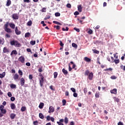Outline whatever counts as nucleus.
Here are the masks:
<instances>
[{"instance_id": "39448f33", "label": "nucleus", "mask_w": 125, "mask_h": 125, "mask_svg": "<svg viewBox=\"0 0 125 125\" xmlns=\"http://www.w3.org/2000/svg\"><path fill=\"white\" fill-rule=\"evenodd\" d=\"M93 78V73L92 72L90 73L88 75V79L90 81L92 80V79Z\"/></svg>"}, {"instance_id": "c756f323", "label": "nucleus", "mask_w": 125, "mask_h": 125, "mask_svg": "<svg viewBox=\"0 0 125 125\" xmlns=\"http://www.w3.org/2000/svg\"><path fill=\"white\" fill-rule=\"evenodd\" d=\"M30 44H31L32 45H35V44H36V41H31L30 42Z\"/></svg>"}, {"instance_id": "79ce46f5", "label": "nucleus", "mask_w": 125, "mask_h": 125, "mask_svg": "<svg viewBox=\"0 0 125 125\" xmlns=\"http://www.w3.org/2000/svg\"><path fill=\"white\" fill-rule=\"evenodd\" d=\"M55 16H56V17H58L60 16V13H58V12L56 13L55 14Z\"/></svg>"}, {"instance_id": "1a4fd4ad", "label": "nucleus", "mask_w": 125, "mask_h": 125, "mask_svg": "<svg viewBox=\"0 0 125 125\" xmlns=\"http://www.w3.org/2000/svg\"><path fill=\"white\" fill-rule=\"evenodd\" d=\"M9 26H10V27L11 28H12V29H15V24H14L13 23H9Z\"/></svg>"}, {"instance_id": "a878e982", "label": "nucleus", "mask_w": 125, "mask_h": 125, "mask_svg": "<svg viewBox=\"0 0 125 125\" xmlns=\"http://www.w3.org/2000/svg\"><path fill=\"white\" fill-rule=\"evenodd\" d=\"M11 88H16V85L14 84H11L10 85Z\"/></svg>"}, {"instance_id": "58836bf2", "label": "nucleus", "mask_w": 125, "mask_h": 125, "mask_svg": "<svg viewBox=\"0 0 125 125\" xmlns=\"http://www.w3.org/2000/svg\"><path fill=\"white\" fill-rule=\"evenodd\" d=\"M39 117H40V118H41V119H43V118H44L43 115H42V113L39 114Z\"/></svg>"}, {"instance_id": "ea45409f", "label": "nucleus", "mask_w": 125, "mask_h": 125, "mask_svg": "<svg viewBox=\"0 0 125 125\" xmlns=\"http://www.w3.org/2000/svg\"><path fill=\"white\" fill-rule=\"evenodd\" d=\"M110 79H111V80H116V79H117V77L115 76H111Z\"/></svg>"}, {"instance_id": "e433bc0d", "label": "nucleus", "mask_w": 125, "mask_h": 125, "mask_svg": "<svg viewBox=\"0 0 125 125\" xmlns=\"http://www.w3.org/2000/svg\"><path fill=\"white\" fill-rule=\"evenodd\" d=\"M19 74L20 76H23V72L22 71H21V70H19Z\"/></svg>"}, {"instance_id": "aec40b11", "label": "nucleus", "mask_w": 125, "mask_h": 125, "mask_svg": "<svg viewBox=\"0 0 125 125\" xmlns=\"http://www.w3.org/2000/svg\"><path fill=\"white\" fill-rule=\"evenodd\" d=\"M8 25H9V23H8V22H7L6 24L4 25V28L5 29L8 28Z\"/></svg>"}, {"instance_id": "72a5a7b5", "label": "nucleus", "mask_w": 125, "mask_h": 125, "mask_svg": "<svg viewBox=\"0 0 125 125\" xmlns=\"http://www.w3.org/2000/svg\"><path fill=\"white\" fill-rule=\"evenodd\" d=\"M62 102L63 106H65V105H66V100H62Z\"/></svg>"}, {"instance_id": "c85d7f7f", "label": "nucleus", "mask_w": 125, "mask_h": 125, "mask_svg": "<svg viewBox=\"0 0 125 125\" xmlns=\"http://www.w3.org/2000/svg\"><path fill=\"white\" fill-rule=\"evenodd\" d=\"M21 112H24L26 110V107L25 106H22L21 108Z\"/></svg>"}, {"instance_id": "8fccbe9b", "label": "nucleus", "mask_w": 125, "mask_h": 125, "mask_svg": "<svg viewBox=\"0 0 125 125\" xmlns=\"http://www.w3.org/2000/svg\"><path fill=\"white\" fill-rule=\"evenodd\" d=\"M83 91H84V93H85V94L86 93H87V89L86 88H85L83 89Z\"/></svg>"}, {"instance_id": "6ab92c4d", "label": "nucleus", "mask_w": 125, "mask_h": 125, "mask_svg": "<svg viewBox=\"0 0 125 125\" xmlns=\"http://www.w3.org/2000/svg\"><path fill=\"white\" fill-rule=\"evenodd\" d=\"M11 4V1L10 0H7V3L6 5L7 6H9Z\"/></svg>"}, {"instance_id": "3c124183", "label": "nucleus", "mask_w": 125, "mask_h": 125, "mask_svg": "<svg viewBox=\"0 0 125 125\" xmlns=\"http://www.w3.org/2000/svg\"><path fill=\"white\" fill-rule=\"evenodd\" d=\"M7 95L9 97H11V96H12V94H11V92H8Z\"/></svg>"}, {"instance_id": "4c0bfd02", "label": "nucleus", "mask_w": 125, "mask_h": 125, "mask_svg": "<svg viewBox=\"0 0 125 125\" xmlns=\"http://www.w3.org/2000/svg\"><path fill=\"white\" fill-rule=\"evenodd\" d=\"M95 97H96V98H98L99 97V92L96 93Z\"/></svg>"}, {"instance_id": "de8ad7c7", "label": "nucleus", "mask_w": 125, "mask_h": 125, "mask_svg": "<svg viewBox=\"0 0 125 125\" xmlns=\"http://www.w3.org/2000/svg\"><path fill=\"white\" fill-rule=\"evenodd\" d=\"M0 111L2 114H5V113H6V110L4 109Z\"/></svg>"}, {"instance_id": "bb28decb", "label": "nucleus", "mask_w": 125, "mask_h": 125, "mask_svg": "<svg viewBox=\"0 0 125 125\" xmlns=\"http://www.w3.org/2000/svg\"><path fill=\"white\" fill-rule=\"evenodd\" d=\"M92 51H93L94 53H96V54H99V51L96 50V49H93Z\"/></svg>"}, {"instance_id": "680f3d73", "label": "nucleus", "mask_w": 125, "mask_h": 125, "mask_svg": "<svg viewBox=\"0 0 125 125\" xmlns=\"http://www.w3.org/2000/svg\"><path fill=\"white\" fill-rule=\"evenodd\" d=\"M46 10V9L45 8H43L42 9V12H45Z\"/></svg>"}, {"instance_id": "9d476101", "label": "nucleus", "mask_w": 125, "mask_h": 125, "mask_svg": "<svg viewBox=\"0 0 125 125\" xmlns=\"http://www.w3.org/2000/svg\"><path fill=\"white\" fill-rule=\"evenodd\" d=\"M10 107L12 110H14L15 108H16V106H15V104H11L10 105Z\"/></svg>"}, {"instance_id": "dca6fc26", "label": "nucleus", "mask_w": 125, "mask_h": 125, "mask_svg": "<svg viewBox=\"0 0 125 125\" xmlns=\"http://www.w3.org/2000/svg\"><path fill=\"white\" fill-rule=\"evenodd\" d=\"M16 115H15V114L14 113H11L10 114V118L11 119H12V120H13V119H14V118H15Z\"/></svg>"}, {"instance_id": "f257e3e1", "label": "nucleus", "mask_w": 125, "mask_h": 125, "mask_svg": "<svg viewBox=\"0 0 125 125\" xmlns=\"http://www.w3.org/2000/svg\"><path fill=\"white\" fill-rule=\"evenodd\" d=\"M10 44L11 45H14L15 46H16L17 47H20L21 46V44L19 43L18 41H12L10 42Z\"/></svg>"}, {"instance_id": "f704fd0d", "label": "nucleus", "mask_w": 125, "mask_h": 125, "mask_svg": "<svg viewBox=\"0 0 125 125\" xmlns=\"http://www.w3.org/2000/svg\"><path fill=\"white\" fill-rule=\"evenodd\" d=\"M68 122H69V120H68V118L67 117H65V119H64L65 124H68Z\"/></svg>"}, {"instance_id": "a211bd4d", "label": "nucleus", "mask_w": 125, "mask_h": 125, "mask_svg": "<svg viewBox=\"0 0 125 125\" xmlns=\"http://www.w3.org/2000/svg\"><path fill=\"white\" fill-rule=\"evenodd\" d=\"M84 60L85 61H86V62H90L91 60H90V59L86 57L84 58Z\"/></svg>"}, {"instance_id": "20e7f679", "label": "nucleus", "mask_w": 125, "mask_h": 125, "mask_svg": "<svg viewBox=\"0 0 125 125\" xmlns=\"http://www.w3.org/2000/svg\"><path fill=\"white\" fill-rule=\"evenodd\" d=\"M21 85L23 86L25 84V80L23 78H21L20 80Z\"/></svg>"}, {"instance_id": "473e14b6", "label": "nucleus", "mask_w": 125, "mask_h": 125, "mask_svg": "<svg viewBox=\"0 0 125 125\" xmlns=\"http://www.w3.org/2000/svg\"><path fill=\"white\" fill-rule=\"evenodd\" d=\"M58 75V73L57 72H54V79H56L57 78V75Z\"/></svg>"}, {"instance_id": "ddd939ff", "label": "nucleus", "mask_w": 125, "mask_h": 125, "mask_svg": "<svg viewBox=\"0 0 125 125\" xmlns=\"http://www.w3.org/2000/svg\"><path fill=\"white\" fill-rule=\"evenodd\" d=\"M19 78V75H18V74H15V75L14 76V79L15 81H16V80H18Z\"/></svg>"}, {"instance_id": "338daca9", "label": "nucleus", "mask_w": 125, "mask_h": 125, "mask_svg": "<svg viewBox=\"0 0 125 125\" xmlns=\"http://www.w3.org/2000/svg\"><path fill=\"white\" fill-rule=\"evenodd\" d=\"M73 96L74 97H77V96H78V94L76 93H74L73 94Z\"/></svg>"}, {"instance_id": "c9c22d12", "label": "nucleus", "mask_w": 125, "mask_h": 125, "mask_svg": "<svg viewBox=\"0 0 125 125\" xmlns=\"http://www.w3.org/2000/svg\"><path fill=\"white\" fill-rule=\"evenodd\" d=\"M53 23H54V24H57V25H62V24H61L59 22L56 21H54Z\"/></svg>"}, {"instance_id": "09e8293b", "label": "nucleus", "mask_w": 125, "mask_h": 125, "mask_svg": "<svg viewBox=\"0 0 125 125\" xmlns=\"http://www.w3.org/2000/svg\"><path fill=\"white\" fill-rule=\"evenodd\" d=\"M92 32L93 31H92V30L91 29H89L88 31V34H89V35H91V34H92Z\"/></svg>"}, {"instance_id": "c03bdc74", "label": "nucleus", "mask_w": 125, "mask_h": 125, "mask_svg": "<svg viewBox=\"0 0 125 125\" xmlns=\"http://www.w3.org/2000/svg\"><path fill=\"white\" fill-rule=\"evenodd\" d=\"M114 62H115V64H118V63H120V60H115Z\"/></svg>"}, {"instance_id": "412c9836", "label": "nucleus", "mask_w": 125, "mask_h": 125, "mask_svg": "<svg viewBox=\"0 0 125 125\" xmlns=\"http://www.w3.org/2000/svg\"><path fill=\"white\" fill-rule=\"evenodd\" d=\"M5 31L7 32V33H11L12 31L10 28H6L5 29Z\"/></svg>"}, {"instance_id": "0e129e2a", "label": "nucleus", "mask_w": 125, "mask_h": 125, "mask_svg": "<svg viewBox=\"0 0 125 125\" xmlns=\"http://www.w3.org/2000/svg\"><path fill=\"white\" fill-rule=\"evenodd\" d=\"M11 101H14V100H15V98L13 97H12L11 98Z\"/></svg>"}, {"instance_id": "9b49d317", "label": "nucleus", "mask_w": 125, "mask_h": 125, "mask_svg": "<svg viewBox=\"0 0 125 125\" xmlns=\"http://www.w3.org/2000/svg\"><path fill=\"white\" fill-rule=\"evenodd\" d=\"M12 18L15 20L18 19V15L16 14H14L12 15Z\"/></svg>"}, {"instance_id": "f3484780", "label": "nucleus", "mask_w": 125, "mask_h": 125, "mask_svg": "<svg viewBox=\"0 0 125 125\" xmlns=\"http://www.w3.org/2000/svg\"><path fill=\"white\" fill-rule=\"evenodd\" d=\"M3 52H4V53H6V52H8V49H7V48L4 47L3 49Z\"/></svg>"}, {"instance_id": "37998d69", "label": "nucleus", "mask_w": 125, "mask_h": 125, "mask_svg": "<svg viewBox=\"0 0 125 125\" xmlns=\"http://www.w3.org/2000/svg\"><path fill=\"white\" fill-rule=\"evenodd\" d=\"M89 71L88 70H86L85 72V75L86 76H88V75H89Z\"/></svg>"}, {"instance_id": "2f4dec72", "label": "nucleus", "mask_w": 125, "mask_h": 125, "mask_svg": "<svg viewBox=\"0 0 125 125\" xmlns=\"http://www.w3.org/2000/svg\"><path fill=\"white\" fill-rule=\"evenodd\" d=\"M32 22L31 21H29L27 22V26H32Z\"/></svg>"}, {"instance_id": "864d4df0", "label": "nucleus", "mask_w": 125, "mask_h": 125, "mask_svg": "<svg viewBox=\"0 0 125 125\" xmlns=\"http://www.w3.org/2000/svg\"><path fill=\"white\" fill-rule=\"evenodd\" d=\"M66 6L67 7H68V8H71V4L70 3L67 4Z\"/></svg>"}, {"instance_id": "b1692460", "label": "nucleus", "mask_w": 125, "mask_h": 125, "mask_svg": "<svg viewBox=\"0 0 125 125\" xmlns=\"http://www.w3.org/2000/svg\"><path fill=\"white\" fill-rule=\"evenodd\" d=\"M72 45L73 47H74L75 48H78V45L75 43H72Z\"/></svg>"}, {"instance_id": "a19ab883", "label": "nucleus", "mask_w": 125, "mask_h": 125, "mask_svg": "<svg viewBox=\"0 0 125 125\" xmlns=\"http://www.w3.org/2000/svg\"><path fill=\"white\" fill-rule=\"evenodd\" d=\"M62 31H69V27H66V28H62Z\"/></svg>"}, {"instance_id": "a18cd8bd", "label": "nucleus", "mask_w": 125, "mask_h": 125, "mask_svg": "<svg viewBox=\"0 0 125 125\" xmlns=\"http://www.w3.org/2000/svg\"><path fill=\"white\" fill-rule=\"evenodd\" d=\"M4 109V106L2 105L0 106V110L1 111Z\"/></svg>"}, {"instance_id": "4468645a", "label": "nucleus", "mask_w": 125, "mask_h": 125, "mask_svg": "<svg viewBox=\"0 0 125 125\" xmlns=\"http://www.w3.org/2000/svg\"><path fill=\"white\" fill-rule=\"evenodd\" d=\"M3 43H4V39L0 38V44H3Z\"/></svg>"}, {"instance_id": "69168bd1", "label": "nucleus", "mask_w": 125, "mask_h": 125, "mask_svg": "<svg viewBox=\"0 0 125 125\" xmlns=\"http://www.w3.org/2000/svg\"><path fill=\"white\" fill-rule=\"evenodd\" d=\"M50 118H51V117H50V116H47V121H50Z\"/></svg>"}, {"instance_id": "6e6552de", "label": "nucleus", "mask_w": 125, "mask_h": 125, "mask_svg": "<svg viewBox=\"0 0 125 125\" xmlns=\"http://www.w3.org/2000/svg\"><path fill=\"white\" fill-rule=\"evenodd\" d=\"M110 92L112 94H117V89H113V90H111Z\"/></svg>"}, {"instance_id": "bf43d9fd", "label": "nucleus", "mask_w": 125, "mask_h": 125, "mask_svg": "<svg viewBox=\"0 0 125 125\" xmlns=\"http://www.w3.org/2000/svg\"><path fill=\"white\" fill-rule=\"evenodd\" d=\"M23 1L24 2H31V0H23Z\"/></svg>"}, {"instance_id": "774afa93", "label": "nucleus", "mask_w": 125, "mask_h": 125, "mask_svg": "<svg viewBox=\"0 0 125 125\" xmlns=\"http://www.w3.org/2000/svg\"><path fill=\"white\" fill-rule=\"evenodd\" d=\"M38 71L39 72H40V73H42V68H40Z\"/></svg>"}, {"instance_id": "603ef678", "label": "nucleus", "mask_w": 125, "mask_h": 125, "mask_svg": "<svg viewBox=\"0 0 125 125\" xmlns=\"http://www.w3.org/2000/svg\"><path fill=\"white\" fill-rule=\"evenodd\" d=\"M70 89L72 91V92H76V89L74 88H71Z\"/></svg>"}, {"instance_id": "7ed1b4c3", "label": "nucleus", "mask_w": 125, "mask_h": 125, "mask_svg": "<svg viewBox=\"0 0 125 125\" xmlns=\"http://www.w3.org/2000/svg\"><path fill=\"white\" fill-rule=\"evenodd\" d=\"M55 109H54V107L52 106H51L49 107V113H53V112H54Z\"/></svg>"}, {"instance_id": "6e6d98bb", "label": "nucleus", "mask_w": 125, "mask_h": 125, "mask_svg": "<svg viewBox=\"0 0 125 125\" xmlns=\"http://www.w3.org/2000/svg\"><path fill=\"white\" fill-rule=\"evenodd\" d=\"M57 124H58L59 125H64V124H63V123H61V122H57Z\"/></svg>"}, {"instance_id": "393cba45", "label": "nucleus", "mask_w": 125, "mask_h": 125, "mask_svg": "<svg viewBox=\"0 0 125 125\" xmlns=\"http://www.w3.org/2000/svg\"><path fill=\"white\" fill-rule=\"evenodd\" d=\"M62 72L63 73L64 75H67L68 74V71L66 70L65 69H62Z\"/></svg>"}, {"instance_id": "7c9ffc66", "label": "nucleus", "mask_w": 125, "mask_h": 125, "mask_svg": "<svg viewBox=\"0 0 125 125\" xmlns=\"http://www.w3.org/2000/svg\"><path fill=\"white\" fill-rule=\"evenodd\" d=\"M30 33L28 32V33H26L25 34V38H29V37H30Z\"/></svg>"}, {"instance_id": "cd10ccee", "label": "nucleus", "mask_w": 125, "mask_h": 125, "mask_svg": "<svg viewBox=\"0 0 125 125\" xmlns=\"http://www.w3.org/2000/svg\"><path fill=\"white\" fill-rule=\"evenodd\" d=\"M113 99L114 100V101H116V102H119L120 100L119 99V98L115 97L113 98Z\"/></svg>"}, {"instance_id": "e2e57ef3", "label": "nucleus", "mask_w": 125, "mask_h": 125, "mask_svg": "<svg viewBox=\"0 0 125 125\" xmlns=\"http://www.w3.org/2000/svg\"><path fill=\"white\" fill-rule=\"evenodd\" d=\"M118 125H124V123H123V122H119L118 123Z\"/></svg>"}, {"instance_id": "f03ea898", "label": "nucleus", "mask_w": 125, "mask_h": 125, "mask_svg": "<svg viewBox=\"0 0 125 125\" xmlns=\"http://www.w3.org/2000/svg\"><path fill=\"white\" fill-rule=\"evenodd\" d=\"M41 79L40 80V83L41 86H42L43 85V76L42 75H41Z\"/></svg>"}, {"instance_id": "0eeeda50", "label": "nucleus", "mask_w": 125, "mask_h": 125, "mask_svg": "<svg viewBox=\"0 0 125 125\" xmlns=\"http://www.w3.org/2000/svg\"><path fill=\"white\" fill-rule=\"evenodd\" d=\"M15 31L16 35H20V34H21V32L18 30V28L17 27H16Z\"/></svg>"}, {"instance_id": "f8f14e48", "label": "nucleus", "mask_w": 125, "mask_h": 125, "mask_svg": "<svg viewBox=\"0 0 125 125\" xmlns=\"http://www.w3.org/2000/svg\"><path fill=\"white\" fill-rule=\"evenodd\" d=\"M82 9H83V8L82 7V5H79L78 6V10L79 11V12H82Z\"/></svg>"}, {"instance_id": "4be33fe9", "label": "nucleus", "mask_w": 125, "mask_h": 125, "mask_svg": "<svg viewBox=\"0 0 125 125\" xmlns=\"http://www.w3.org/2000/svg\"><path fill=\"white\" fill-rule=\"evenodd\" d=\"M12 54H15V55H16L17 54V51H16V50H13L11 53V55H12Z\"/></svg>"}, {"instance_id": "423d86ee", "label": "nucleus", "mask_w": 125, "mask_h": 125, "mask_svg": "<svg viewBox=\"0 0 125 125\" xmlns=\"http://www.w3.org/2000/svg\"><path fill=\"white\" fill-rule=\"evenodd\" d=\"M19 61H20L21 63H24L25 62V59L23 57H20L19 58Z\"/></svg>"}, {"instance_id": "4d7b16f0", "label": "nucleus", "mask_w": 125, "mask_h": 125, "mask_svg": "<svg viewBox=\"0 0 125 125\" xmlns=\"http://www.w3.org/2000/svg\"><path fill=\"white\" fill-rule=\"evenodd\" d=\"M80 14V13L78 11H76L74 13V15H79Z\"/></svg>"}, {"instance_id": "5701e85b", "label": "nucleus", "mask_w": 125, "mask_h": 125, "mask_svg": "<svg viewBox=\"0 0 125 125\" xmlns=\"http://www.w3.org/2000/svg\"><path fill=\"white\" fill-rule=\"evenodd\" d=\"M44 105V104H43V103H41L39 105V108H40V109H42V107H43Z\"/></svg>"}, {"instance_id": "49530a36", "label": "nucleus", "mask_w": 125, "mask_h": 125, "mask_svg": "<svg viewBox=\"0 0 125 125\" xmlns=\"http://www.w3.org/2000/svg\"><path fill=\"white\" fill-rule=\"evenodd\" d=\"M54 28H56L57 30H59V29H60V26L59 25H55L54 26Z\"/></svg>"}, {"instance_id": "13d9d810", "label": "nucleus", "mask_w": 125, "mask_h": 125, "mask_svg": "<svg viewBox=\"0 0 125 125\" xmlns=\"http://www.w3.org/2000/svg\"><path fill=\"white\" fill-rule=\"evenodd\" d=\"M60 44L61 46H63L64 44H63V43L62 42V41H60Z\"/></svg>"}, {"instance_id": "052dcab7", "label": "nucleus", "mask_w": 125, "mask_h": 125, "mask_svg": "<svg viewBox=\"0 0 125 125\" xmlns=\"http://www.w3.org/2000/svg\"><path fill=\"white\" fill-rule=\"evenodd\" d=\"M65 95L66 96H69V92L68 91L65 92Z\"/></svg>"}, {"instance_id": "5fc2aeb1", "label": "nucleus", "mask_w": 125, "mask_h": 125, "mask_svg": "<svg viewBox=\"0 0 125 125\" xmlns=\"http://www.w3.org/2000/svg\"><path fill=\"white\" fill-rule=\"evenodd\" d=\"M74 30H75V31H76V32H80V29H79V28H77L75 27V28H74Z\"/></svg>"}, {"instance_id": "2eb2a0df", "label": "nucleus", "mask_w": 125, "mask_h": 125, "mask_svg": "<svg viewBox=\"0 0 125 125\" xmlns=\"http://www.w3.org/2000/svg\"><path fill=\"white\" fill-rule=\"evenodd\" d=\"M5 76V72H4L0 74V78L1 79H2V78H4V77Z\"/></svg>"}]
</instances>
